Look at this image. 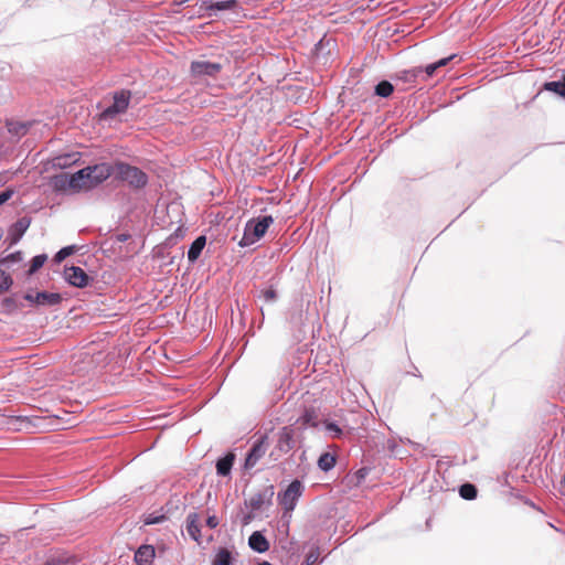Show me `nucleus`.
Segmentation results:
<instances>
[{"label":"nucleus","mask_w":565,"mask_h":565,"mask_svg":"<svg viewBox=\"0 0 565 565\" xmlns=\"http://www.w3.org/2000/svg\"><path fill=\"white\" fill-rule=\"evenodd\" d=\"M274 223L270 215L252 218L246 222L244 233L238 242L241 247H248L258 242L267 232L268 227Z\"/></svg>","instance_id":"nucleus-1"},{"label":"nucleus","mask_w":565,"mask_h":565,"mask_svg":"<svg viewBox=\"0 0 565 565\" xmlns=\"http://www.w3.org/2000/svg\"><path fill=\"white\" fill-rule=\"evenodd\" d=\"M115 175L135 188H142L148 182V178L145 172L137 167H132L124 162H117L115 164Z\"/></svg>","instance_id":"nucleus-2"},{"label":"nucleus","mask_w":565,"mask_h":565,"mask_svg":"<svg viewBox=\"0 0 565 565\" xmlns=\"http://www.w3.org/2000/svg\"><path fill=\"white\" fill-rule=\"evenodd\" d=\"M303 490L305 487L302 482L294 480L284 492L278 493V502L284 509V515L291 514Z\"/></svg>","instance_id":"nucleus-3"},{"label":"nucleus","mask_w":565,"mask_h":565,"mask_svg":"<svg viewBox=\"0 0 565 565\" xmlns=\"http://www.w3.org/2000/svg\"><path fill=\"white\" fill-rule=\"evenodd\" d=\"M274 495L273 487L267 488L264 491H259L253 494L248 500L245 501V507L250 510L242 516V524L248 525L253 520V512L259 511L266 503H269Z\"/></svg>","instance_id":"nucleus-4"},{"label":"nucleus","mask_w":565,"mask_h":565,"mask_svg":"<svg viewBox=\"0 0 565 565\" xmlns=\"http://www.w3.org/2000/svg\"><path fill=\"white\" fill-rule=\"evenodd\" d=\"M129 92L121 90L115 93L113 104L100 114V118L103 120H109L116 117L117 115L125 113L129 106Z\"/></svg>","instance_id":"nucleus-5"},{"label":"nucleus","mask_w":565,"mask_h":565,"mask_svg":"<svg viewBox=\"0 0 565 565\" xmlns=\"http://www.w3.org/2000/svg\"><path fill=\"white\" fill-rule=\"evenodd\" d=\"M266 439L267 437L263 436L253 445L245 459V469H253L258 463V461L264 457L267 450Z\"/></svg>","instance_id":"nucleus-6"},{"label":"nucleus","mask_w":565,"mask_h":565,"mask_svg":"<svg viewBox=\"0 0 565 565\" xmlns=\"http://www.w3.org/2000/svg\"><path fill=\"white\" fill-rule=\"evenodd\" d=\"M64 278L70 285L78 288L85 287L89 280L84 269L77 266L66 267L64 269Z\"/></svg>","instance_id":"nucleus-7"},{"label":"nucleus","mask_w":565,"mask_h":565,"mask_svg":"<svg viewBox=\"0 0 565 565\" xmlns=\"http://www.w3.org/2000/svg\"><path fill=\"white\" fill-rule=\"evenodd\" d=\"M90 173V184L92 188L102 183L110 175L115 174V166L108 163H100L94 167H87Z\"/></svg>","instance_id":"nucleus-8"},{"label":"nucleus","mask_w":565,"mask_h":565,"mask_svg":"<svg viewBox=\"0 0 565 565\" xmlns=\"http://www.w3.org/2000/svg\"><path fill=\"white\" fill-rule=\"evenodd\" d=\"M67 186L71 190L79 191L82 189H90L89 169L84 168L67 178Z\"/></svg>","instance_id":"nucleus-9"},{"label":"nucleus","mask_w":565,"mask_h":565,"mask_svg":"<svg viewBox=\"0 0 565 565\" xmlns=\"http://www.w3.org/2000/svg\"><path fill=\"white\" fill-rule=\"evenodd\" d=\"M221 64L209 61H195L191 64V71L195 76H214L221 71Z\"/></svg>","instance_id":"nucleus-10"},{"label":"nucleus","mask_w":565,"mask_h":565,"mask_svg":"<svg viewBox=\"0 0 565 565\" xmlns=\"http://www.w3.org/2000/svg\"><path fill=\"white\" fill-rule=\"evenodd\" d=\"M31 224V220L26 216L19 218L14 224L11 225L8 232V239L11 245L17 244Z\"/></svg>","instance_id":"nucleus-11"},{"label":"nucleus","mask_w":565,"mask_h":565,"mask_svg":"<svg viewBox=\"0 0 565 565\" xmlns=\"http://www.w3.org/2000/svg\"><path fill=\"white\" fill-rule=\"evenodd\" d=\"M276 449L281 454H287L294 447V431L290 427H282L277 434Z\"/></svg>","instance_id":"nucleus-12"},{"label":"nucleus","mask_w":565,"mask_h":565,"mask_svg":"<svg viewBox=\"0 0 565 565\" xmlns=\"http://www.w3.org/2000/svg\"><path fill=\"white\" fill-rule=\"evenodd\" d=\"M156 556V551L152 545H141L135 553V562L138 565H151Z\"/></svg>","instance_id":"nucleus-13"},{"label":"nucleus","mask_w":565,"mask_h":565,"mask_svg":"<svg viewBox=\"0 0 565 565\" xmlns=\"http://www.w3.org/2000/svg\"><path fill=\"white\" fill-rule=\"evenodd\" d=\"M35 306L50 307L61 302L62 297L57 292L40 291L34 296Z\"/></svg>","instance_id":"nucleus-14"},{"label":"nucleus","mask_w":565,"mask_h":565,"mask_svg":"<svg viewBox=\"0 0 565 565\" xmlns=\"http://www.w3.org/2000/svg\"><path fill=\"white\" fill-rule=\"evenodd\" d=\"M186 532L192 540L200 543L201 529H200V516L198 513L192 512L186 516Z\"/></svg>","instance_id":"nucleus-15"},{"label":"nucleus","mask_w":565,"mask_h":565,"mask_svg":"<svg viewBox=\"0 0 565 565\" xmlns=\"http://www.w3.org/2000/svg\"><path fill=\"white\" fill-rule=\"evenodd\" d=\"M248 545L252 550L258 553H264L269 548V543L267 539L258 531L252 533V535L248 539Z\"/></svg>","instance_id":"nucleus-16"},{"label":"nucleus","mask_w":565,"mask_h":565,"mask_svg":"<svg viewBox=\"0 0 565 565\" xmlns=\"http://www.w3.org/2000/svg\"><path fill=\"white\" fill-rule=\"evenodd\" d=\"M8 132L14 138L20 139L23 137L30 127V124L17 120H7L6 122Z\"/></svg>","instance_id":"nucleus-17"},{"label":"nucleus","mask_w":565,"mask_h":565,"mask_svg":"<svg viewBox=\"0 0 565 565\" xmlns=\"http://www.w3.org/2000/svg\"><path fill=\"white\" fill-rule=\"evenodd\" d=\"M205 244H206L205 236H199L195 238V241L191 244V246L188 250L189 262L194 263L200 257Z\"/></svg>","instance_id":"nucleus-18"},{"label":"nucleus","mask_w":565,"mask_h":565,"mask_svg":"<svg viewBox=\"0 0 565 565\" xmlns=\"http://www.w3.org/2000/svg\"><path fill=\"white\" fill-rule=\"evenodd\" d=\"M235 456L233 454H228L225 457L221 458L216 462V471L220 476H227L231 472Z\"/></svg>","instance_id":"nucleus-19"},{"label":"nucleus","mask_w":565,"mask_h":565,"mask_svg":"<svg viewBox=\"0 0 565 565\" xmlns=\"http://www.w3.org/2000/svg\"><path fill=\"white\" fill-rule=\"evenodd\" d=\"M233 559V553L228 548L222 547L215 553L212 565H232Z\"/></svg>","instance_id":"nucleus-20"},{"label":"nucleus","mask_w":565,"mask_h":565,"mask_svg":"<svg viewBox=\"0 0 565 565\" xmlns=\"http://www.w3.org/2000/svg\"><path fill=\"white\" fill-rule=\"evenodd\" d=\"M544 89L553 92L565 98V75L561 81L547 82L544 84Z\"/></svg>","instance_id":"nucleus-21"},{"label":"nucleus","mask_w":565,"mask_h":565,"mask_svg":"<svg viewBox=\"0 0 565 565\" xmlns=\"http://www.w3.org/2000/svg\"><path fill=\"white\" fill-rule=\"evenodd\" d=\"M335 465V457L329 452L322 454L318 459V467L322 471L331 470Z\"/></svg>","instance_id":"nucleus-22"},{"label":"nucleus","mask_w":565,"mask_h":565,"mask_svg":"<svg viewBox=\"0 0 565 565\" xmlns=\"http://www.w3.org/2000/svg\"><path fill=\"white\" fill-rule=\"evenodd\" d=\"M237 7L236 0H223L211 3L207 8L210 10L223 11V10H233Z\"/></svg>","instance_id":"nucleus-23"},{"label":"nucleus","mask_w":565,"mask_h":565,"mask_svg":"<svg viewBox=\"0 0 565 565\" xmlns=\"http://www.w3.org/2000/svg\"><path fill=\"white\" fill-rule=\"evenodd\" d=\"M393 85L387 81L380 82L375 86V94L381 97H388L393 93Z\"/></svg>","instance_id":"nucleus-24"},{"label":"nucleus","mask_w":565,"mask_h":565,"mask_svg":"<svg viewBox=\"0 0 565 565\" xmlns=\"http://www.w3.org/2000/svg\"><path fill=\"white\" fill-rule=\"evenodd\" d=\"M460 495L466 500H472L477 497V489L471 483H465L459 489Z\"/></svg>","instance_id":"nucleus-25"},{"label":"nucleus","mask_w":565,"mask_h":565,"mask_svg":"<svg viewBox=\"0 0 565 565\" xmlns=\"http://www.w3.org/2000/svg\"><path fill=\"white\" fill-rule=\"evenodd\" d=\"M47 256L45 254L36 255L32 258V263L30 269L28 270L29 275H33L38 269H40L44 263L46 262Z\"/></svg>","instance_id":"nucleus-26"},{"label":"nucleus","mask_w":565,"mask_h":565,"mask_svg":"<svg viewBox=\"0 0 565 565\" xmlns=\"http://www.w3.org/2000/svg\"><path fill=\"white\" fill-rule=\"evenodd\" d=\"M12 285V278L4 270L0 269V292L7 291Z\"/></svg>","instance_id":"nucleus-27"},{"label":"nucleus","mask_w":565,"mask_h":565,"mask_svg":"<svg viewBox=\"0 0 565 565\" xmlns=\"http://www.w3.org/2000/svg\"><path fill=\"white\" fill-rule=\"evenodd\" d=\"M74 253V246H66V247H63L62 249H60L56 254H55V257H54V260L56 263H61L62 260H64L66 257H68L70 255H72Z\"/></svg>","instance_id":"nucleus-28"},{"label":"nucleus","mask_w":565,"mask_h":565,"mask_svg":"<svg viewBox=\"0 0 565 565\" xmlns=\"http://www.w3.org/2000/svg\"><path fill=\"white\" fill-rule=\"evenodd\" d=\"M23 260V255L21 252H14L8 256H6L4 258H2L1 263L3 265H10V264H14V263H20Z\"/></svg>","instance_id":"nucleus-29"},{"label":"nucleus","mask_w":565,"mask_h":565,"mask_svg":"<svg viewBox=\"0 0 565 565\" xmlns=\"http://www.w3.org/2000/svg\"><path fill=\"white\" fill-rule=\"evenodd\" d=\"M324 427L326 430L330 433L333 437H339L342 434L341 428L332 422H326Z\"/></svg>","instance_id":"nucleus-30"},{"label":"nucleus","mask_w":565,"mask_h":565,"mask_svg":"<svg viewBox=\"0 0 565 565\" xmlns=\"http://www.w3.org/2000/svg\"><path fill=\"white\" fill-rule=\"evenodd\" d=\"M260 298H263L265 302H274L277 298V295L273 288H268L262 291Z\"/></svg>","instance_id":"nucleus-31"},{"label":"nucleus","mask_w":565,"mask_h":565,"mask_svg":"<svg viewBox=\"0 0 565 565\" xmlns=\"http://www.w3.org/2000/svg\"><path fill=\"white\" fill-rule=\"evenodd\" d=\"M166 520V516L163 514L161 515H154L149 514L145 518V524L152 525V524H159Z\"/></svg>","instance_id":"nucleus-32"},{"label":"nucleus","mask_w":565,"mask_h":565,"mask_svg":"<svg viewBox=\"0 0 565 565\" xmlns=\"http://www.w3.org/2000/svg\"><path fill=\"white\" fill-rule=\"evenodd\" d=\"M13 195L12 190H6L0 193V206L4 204L8 200H10Z\"/></svg>","instance_id":"nucleus-33"},{"label":"nucleus","mask_w":565,"mask_h":565,"mask_svg":"<svg viewBox=\"0 0 565 565\" xmlns=\"http://www.w3.org/2000/svg\"><path fill=\"white\" fill-rule=\"evenodd\" d=\"M313 418H315V416H313V412H309V411H307V412L305 413V415L302 416L303 424L315 426L316 424H315V422H313Z\"/></svg>","instance_id":"nucleus-34"},{"label":"nucleus","mask_w":565,"mask_h":565,"mask_svg":"<svg viewBox=\"0 0 565 565\" xmlns=\"http://www.w3.org/2000/svg\"><path fill=\"white\" fill-rule=\"evenodd\" d=\"M70 160H72L73 162L76 161V159H73V156H66V157L57 158L56 164L60 167H64V166L68 164Z\"/></svg>","instance_id":"nucleus-35"},{"label":"nucleus","mask_w":565,"mask_h":565,"mask_svg":"<svg viewBox=\"0 0 565 565\" xmlns=\"http://www.w3.org/2000/svg\"><path fill=\"white\" fill-rule=\"evenodd\" d=\"M455 56L456 55L452 54V55H450L448 57H444V58H440L439 61L435 62V64L437 66V70L440 68V67L446 66L449 63V61H451Z\"/></svg>","instance_id":"nucleus-36"},{"label":"nucleus","mask_w":565,"mask_h":565,"mask_svg":"<svg viewBox=\"0 0 565 565\" xmlns=\"http://www.w3.org/2000/svg\"><path fill=\"white\" fill-rule=\"evenodd\" d=\"M206 525L211 529H215L218 525V520L215 515H211L206 519Z\"/></svg>","instance_id":"nucleus-37"},{"label":"nucleus","mask_w":565,"mask_h":565,"mask_svg":"<svg viewBox=\"0 0 565 565\" xmlns=\"http://www.w3.org/2000/svg\"><path fill=\"white\" fill-rule=\"evenodd\" d=\"M426 75L429 77V76H433L434 73L437 71V66L435 63H431V64H428L425 68H424Z\"/></svg>","instance_id":"nucleus-38"},{"label":"nucleus","mask_w":565,"mask_h":565,"mask_svg":"<svg viewBox=\"0 0 565 565\" xmlns=\"http://www.w3.org/2000/svg\"><path fill=\"white\" fill-rule=\"evenodd\" d=\"M34 296H35V294L28 292V294H25L24 299L26 301H29L31 305L35 306Z\"/></svg>","instance_id":"nucleus-39"},{"label":"nucleus","mask_w":565,"mask_h":565,"mask_svg":"<svg viewBox=\"0 0 565 565\" xmlns=\"http://www.w3.org/2000/svg\"><path fill=\"white\" fill-rule=\"evenodd\" d=\"M315 561H316V556H313L312 554H311V555H309V556L307 557V563H308V564H311V563H313Z\"/></svg>","instance_id":"nucleus-40"},{"label":"nucleus","mask_w":565,"mask_h":565,"mask_svg":"<svg viewBox=\"0 0 565 565\" xmlns=\"http://www.w3.org/2000/svg\"><path fill=\"white\" fill-rule=\"evenodd\" d=\"M259 565H271V564H270V563H268V562H263V563H260Z\"/></svg>","instance_id":"nucleus-41"},{"label":"nucleus","mask_w":565,"mask_h":565,"mask_svg":"<svg viewBox=\"0 0 565 565\" xmlns=\"http://www.w3.org/2000/svg\"><path fill=\"white\" fill-rule=\"evenodd\" d=\"M2 235H3V232H2V228L0 227V239L2 238Z\"/></svg>","instance_id":"nucleus-42"}]
</instances>
